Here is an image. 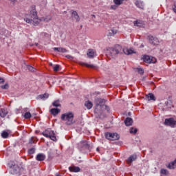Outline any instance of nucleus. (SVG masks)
<instances>
[{
  "label": "nucleus",
  "mask_w": 176,
  "mask_h": 176,
  "mask_svg": "<svg viewBox=\"0 0 176 176\" xmlns=\"http://www.w3.org/2000/svg\"><path fill=\"white\" fill-rule=\"evenodd\" d=\"M43 135L46 138H50L52 141H57V138L56 137V133L54 131L51 129H46L42 133Z\"/></svg>",
  "instance_id": "nucleus-3"
},
{
  "label": "nucleus",
  "mask_w": 176,
  "mask_h": 176,
  "mask_svg": "<svg viewBox=\"0 0 176 176\" xmlns=\"http://www.w3.org/2000/svg\"><path fill=\"white\" fill-rule=\"evenodd\" d=\"M36 46H38V43H36Z\"/></svg>",
  "instance_id": "nucleus-49"
},
{
  "label": "nucleus",
  "mask_w": 176,
  "mask_h": 176,
  "mask_svg": "<svg viewBox=\"0 0 176 176\" xmlns=\"http://www.w3.org/2000/svg\"><path fill=\"white\" fill-rule=\"evenodd\" d=\"M84 65H85V67H87V68H97V66H96L94 65L84 63Z\"/></svg>",
  "instance_id": "nucleus-35"
},
{
  "label": "nucleus",
  "mask_w": 176,
  "mask_h": 176,
  "mask_svg": "<svg viewBox=\"0 0 176 176\" xmlns=\"http://www.w3.org/2000/svg\"><path fill=\"white\" fill-rule=\"evenodd\" d=\"M124 124L126 126H132L133 125V119L131 118H126L124 120Z\"/></svg>",
  "instance_id": "nucleus-22"
},
{
  "label": "nucleus",
  "mask_w": 176,
  "mask_h": 176,
  "mask_svg": "<svg viewBox=\"0 0 176 176\" xmlns=\"http://www.w3.org/2000/svg\"><path fill=\"white\" fill-rule=\"evenodd\" d=\"M29 155H34L35 153V148H31L28 150Z\"/></svg>",
  "instance_id": "nucleus-37"
},
{
  "label": "nucleus",
  "mask_w": 176,
  "mask_h": 176,
  "mask_svg": "<svg viewBox=\"0 0 176 176\" xmlns=\"http://www.w3.org/2000/svg\"><path fill=\"white\" fill-rule=\"evenodd\" d=\"M5 82V80L2 78H0V83H3Z\"/></svg>",
  "instance_id": "nucleus-44"
},
{
  "label": "nucleus",
  "mask_w": 176,
  "mask_h": 176,
  "mask_svg": "<svg viewBox=\"0 0 176 176\" xmlns=\"http://www.w3.org/2000/svg\"><path fill=\"white\" fill-rule=\"evenodd\" d=\"M118 34V30L115 28H112L111 30H109L108 36H113V35H116Z\"/></svg>",
  "instance_id": "nucleus-23"
},
{
  "label": "nucleus",
  "mask_w": 176,
  "mask_h": 176,
  "mask_svg": "<svg viewBox=\"0 0 176 176\" xmlns=\"http://www.w3.org/2000/svg\"><path fill=\"white\" fill-rule=\"evenodd\" d=\"M50 65H53V64H52V63H51V64H50Z\"/></svg>",
  "instance_id": "nucleus-50"
},
{
  "label": "nucleus",
  "mask_w": 176,
  "mask_h": 176,
  "mask_svg": "<svg viewBox=\"0 0 176 176\" xmlns=\"http://www.w3.org/2000/svg\"><path fill=\"white\" fill-rule=\"evenodd\" d=\"M67 58H69L71 57V56L67 55Z\"/></svg>",
  "instance_id": "nucleus-46"
},
{
  "label": "nucleus",
  "mask_w": 176,
  "mask_h": 176,
  "mask_svg": "<svg viewBox=\"0 0 176 176\" xmlns=\"http://www.w3.org/2000/svg\"><path fill=\"white\" fill-rule=\"evenodd\" d=\"M72 19L76 20L77 23H79V21H80V16H79V14H78V12L75 10H72Z\"/></svg>",
  "instance_id": "nucleus-12"
},
{
  "label": "nucleus",
  "mask_w": 176,
  "mask_h": 176,
  "mask_svg": "<svg viewBox=\"0 0 176 176\" xmlns=\"http://www.w3.org/2000/svg\"><path fill=\"white\" fill-rule=\"evenodd\" d=\"M12 1V2H16V1H17V0H11Z\"/></svg>",
  "instance_id": "nucleus-47"
},
{
  "label": "nucleus",
  "mask_w": 176,
  "mask_h": 176,
  "mask_svg": "<svg viewBox=\"0 0 176 176\" xmlns=\"http://www.w3.org/2000/svg\"><path fill=\"white\" fill-rule=\"evenodd\" d=\"M53 50L58 53H67V52H68V50L64 47H54Z\"/></svg>",
  "instance_id": "nucleus-16"
},
{
  "label": "nucleus",
  "mask_w": 176,
  "mask_h": 176,
  "mask_svg": "<svg viewBox=\"0 0 176 176\" xmlns=\"http://www.w3.org/2000/svg\"><path fill=\"white\" fill-rule=\"evenodd\" d=\"M31 10H30V16L31 19H33L35 21H39V19H38V12H36V8L35 6H31Z\"/></svg>",
  "instance_id": "nucleus-5"
},
{
  "label": "nucleus",
  "mask_w": 176,
  "mask_h": 176,
  "mask_svg": "<svg viewBox=\"0 0 176 176\" xmlns=\"http://www.w3.org/2000/svg\"><path fill=\"white\" fill-rule=\"evenodd\" d=\"M8 115V109H0V116L1 118H5Z\"/></svg>",
  "instance_id": "nucleus-25"
},
{
  "label": "nucleus",
  "mask_w": 176,
  "mask_h": 176,
  "mask_svg": "<svg viewBox=\"0 0 176 176\" xmlns=\"http://www.w3.org/2000/svg\"><path fill=\"white\" fill-rule=\"evenodd\" d=\"M41 36H49V34L46 32H42L41 33Z\"/></svg>",
  "instance_id": "nucleus-42"
},
{
  "label": "nucleus",
  "mask_w": 176,
  "mask_h": 176,
  "mask_svg": "<svg viewBox=\"0 0 176 176\" xmlns=\"http://www.w3.org/2000/svg\"><path fill=\"white\" fill-rule=\"evenodd\" d=\"M96 108L95 112L97 113L98 112V108H101L105 104V99L97 98L96 99Z\"/></svg>",
  "instance_id": "nucleus-6"
},
{
  "label": "nucleus",
  "mask_w": 176,
  "mask_h": 176,
  "mask_svg": "<svg viewBox=\"0 0 176 176\" xmlns=\"http://www.w3.org/2000/svg\"><path fill=\"white\" fill-rule=\"evenodd\" d=\"M34 138H31L30 140H29V144H34Z\"/></svg>",
  "instance_id": "nucleus-43"
},
{
  "label": "nucleus",
  "mask_w": 176,
  "mask_h": 176,
  "mask_svg": "<svg viewBox=\"0 0 176 176\" xmlns=\"http://www.w3.org/2000/svg\"><path fill=\"white\" fill-rule=\"evenodd\" d=\"M104 135L107 140H110L111 141H116V140H119V138H120V136L119 135V134H118L116 133L107 132L104 134Z\"/></svg>",
  "instance_id": "nucleus-4"
},
{
  "label": "nucleus",
  "mask_w": 176,
  "mask_h": 176,
  "mask_svg": "<svg viewBox=\"0 0 176 176\" xmlns=\"http://www.w3.org/2000/svg\"><path fill=\"white\" fill-rule=\"evenodd\" d=\"M69 170L72 173H79L80 171V168H79V166H70L69 167Z\"/></svg>",
  "instance_id": "nucleus-20"
},
{
  "label": "nucleus",
  "mask_w": 176,
  "mask_h": 176,
  "mask_svg": "<svg viewBox=\"0 0 176 176\" xmlns=\"http://www.w3.org/2000/svg\"><path fill=\"white\" fill-rule=\"evenodd\" d=\"M146 98L148 101H156V98L155 97V95L152 93H149L146 96Z\"/></svg>",
  "instance_id": "nucleus-15"
},
{
  "label": "nucleus",
  "mask_w": 176,
  "mask_h": 176,
  "mask_svg": "<svg viewBox=\"0 0 176 176\" xmlns=\"http://www.w3.org/2000/svg\"><path fill=\"white\" fill-rule=\"evenodd\" d=\"M96 151H97L98 152H100V148H96Z\"/></svg>",
  "instance_id": "nucleus-45"
},
{
  "label": "nucleus",
  "mask_w": 176,
  "mask_h": 176,
  "mask_svg": "<svg viewBox=\"0 0 176 176\" xmlns=\"http://www.w3.org/2000/svg\"><path fill=\"white\" fill-rule=\"evenodd\" d=\"M80 145L82 146V148H84L85 149H89L90 148V144H89V142L87 141H82L80 143Z\"/></svg>",
  "instance_id": "nucleus-19"
},
{
  "label": "nucleus",
  "mask_w": 176,
  "mask_h": 176,
  "mask_svg": "<svg viewBox=\"0 0 176 176\" xmlns=\"http://www.w3.org/2000/svg\"><path fill=\"white\" fill-rule=\"evenodd\" d=\"M129 132L131 134H137V128H131Z\"/></svg>",
  "instance_id": "nucleus-32"
},
{
  "label": "nucleus",
  "mask_w": 176,
  "mask_h": 176,
  "mask_svg": "<svg viewBox=\"0 0 176 176\" xmlns=\"http://www.w3.org/2000/svg\"><path fill=\"white\" fill-rule=\"evenodd\" d=\"M74 113L69 111L61 115V120L65 122L66 126H72L75 123Z\"/></svg>",
  "instance_id": "nucleus-2"
},
{
  "label": "nucleus",
  "mask_w": 176,
  "mask_h": 176,
  "mask_svg": "<svg viewBox=\"0 0 176 176\" xmlns=\"http://www.w3.org/2000/svg\"><path fill=\"white\" fill-rule=\"evenodd\" d=\"M52 20V16L47 15L41 18V21H45V23H49Z\"/></svg>",
  "instance_id": "nucleus-24"
},
{
  "label": "nucleus",
  "mask_w": 176,
  "mask_h": 176,
  "mask_svg": "<svg viewBox=\"0 0 176 176\" xmlns=\"http://www.w3.org/2000/svg\"><path fill=\"white\" fill-rule=\"evenodd\" d=\"M164 124H165V126H170V127H175L176 121L173 118L165 119Z\"/></svg>",
  "instance_id": "nucleus-8"
},
{
  "label": "nucleus",
  "mask_w": 176,
  "mask_h": 176,
  "mask_svg": "<svg viewBox=\"0 0 176 176\" xmlns=\"http://www.w3.org/2000/svg\"><path fill=\"white\" fill-rule=\"evenodd\" d=\"M24 21L28 23V24H32L33 25H38L39 24V21H34V19L31 18H24Z\"/></svg>",
  "instance_id": "nucleus-11"
},
{
  "label": "nucleus",
  "mask_w": 176,
  "mask_h": 176,
  "mask_svg": "<svg viewBox=\"0 0 176 176\" xmlns=\"http://www.w3.org/2000/svg\"><path fill=\"white\" fill-rule=\"evenodd\" d=\"M135 160H137V155H132L127 159L126 162L128 164H130V163H133V162H135Z\"/></svg>",
  "instance_id": "nucleus-17"
},
{
  "label": "nucleus",
  "mask_w": 176,
  "mask_h": 176,
  "mask_svg": "<svg viewBox=\"0 0 176 176\" xmlns=\"http://www.w3.org/2000/svg\"><path fill=\"white\" fill-rule=\"evenodd\" d=\"M161 174H164V175L167 174V170H166V169H161Z\"/></svg>",
  "instance_id": "nucleus-41"
},
{
  "label": "nucleus",
  "mask_w": 176,
  "mask_h": 176,
  "mask_svg": "<svg viewBox=\"0 0 176 176\" xmlns=\"http://www.w3.org/2000/svg\"><path fill=\"white\" fill-rule=\"evenodd\" d=\"M53 107H56V108L58 107H61V104L60 103V100H57L52 102Z\"/></svg>",
  "instance_id": "nucleus-30"
},
{
  "label": "nucleus",
  "mask_w": 176,
  "mask_h": 176,
  "mask_svg": "<svg viewBox=\"0 0 176 176\" xmlns=\"http://www.w3.org/2000/svg\"><path fill=\"white\" fill-rule=\"evenodd\" d=\"M45 159L46 155H45V154L43 153H38L36 157V160H37V162H43V160H45Z\"/></svg>",
  "instance_id": "nucleus-13"
},
{
  "label": "nucleus",
  "mask_w": 176,
  "mask_h": 176,
  "mask_svg": "<svg viewBox=\"0 0 176 176\" xmlns=\"http://www.w3.org/2000/svg\"><path fill=\"white\" fill-rule=\"evenodd\" d=\"M143 61L147 63V64H155L156 63V58L151 56L145 55L143 57Z\"/></svg>",
  "instance_id": "nucleus-7"
},
{
  "label": "nucleus",
  "mask_w": 176,
  "mask_h": 176,
  "mask_svg": "<svg viewBox=\"0 0 176 176\" xmlns=\"http://www.w3.org/2000/svg\"><path fill=\"white\" fill-rule=\"evenodd\" d=\"M85 107H86L87 109H91V108H93V103L90 100H88L85 102Z\"/></svg>",
  "instance_id": "nucleus-27"
},
{
  "label": "nucleus",
  "mask_w": 176,
  "mask_h": 176,
  "mask_svg": "<svg viewBox=\"0 0 176 176\" xmlns=\"http://www.w3.org/2000/svg\"><path fill=\"white\" fill-rule=\"evenodd\" d=\"M28 69H29V71H31V72H35V71H36V69L34 68L32 66H28Z\"/></svg>",
  "instance_id": "nucleus-38"
},
{
  "label": "nucleus",
  "mask_w": 176,
  "mask_h": 176,
  "mask_svg": "<svg viewBox=\"0 0 176 176\" xmlns=\"http://www.w3.org/2000/svg\"><path fill=\"white\" fill-rule=\"evenodd\" d=\"M1 137L2 138H8L9 137V133L4 131L1 133Z\"/></svg>",
  "instance_id": "nucleus-31"
},
{
  "label": "nucleus",
  "mask_w": 176,
  "mask_h": 176,
  "mask_svg": "<svg viewBox=\"0 0 176 176\" xmlns=\"http://www.w3.org/2000/svg\"><path fill=\"white\" fill-rule=\"evenodd\" d=\"M165 104H166V105H167V104H168V102H166Z\"/></svg>",
  "instance_id": "nucleus-48"
},
{
  "label": "nucleus",
  "mask_w": 176,
  "mask_h": 176,
  "mask_svg": "<svg viewBox=\"0 0 176 176\" xmlns=\"http://www.w3.org/2000/svg\"><path fill=\"white\" fill-rule=\"evenodd\" d=\"M135 6H137V8H139L140 9H144V2L140 0H136L135 1Z\"/></svg>",
  "instance_id": "nucleus-21"
},
{
  "label": "nucleus",
  "mask_w": 176,
  "mask_h": 176,
  "mask_svg": "<svg viewBox=\"0 0 176 176\" xmlns=\"http://www.w3.org/2000/svg\"><path fill=\"white\" fill-rule=\"evenodd\" d=\"M108 52L111 56H116V54H120L124 53V54H133L134 51L131 49L122 48V46L118 45L115 47H111L108 50Z\"/></svg>",
  "instance_id": "nucleus-1"
},
{
  "label": "nucleus",
  "mask_w": 176,
  "mask_h": 176,
  "mask_svg": "<svg viewBox=\"0 0 176 176\" xmlns=\"http://www.w3.org/2000/svg\"><path fill=\"white\" fill-rule=\"evenodd\" d=\"M49 94H41L37 96V100H43V101H45V100H47L49 98Z\"/></svg>",
  "instance_id": "nucleus-14"
},
{
  "label": "nucleus",
  "mask_w": 176,
  "mask_h": 176,
  "mask_svg": "<svg viewBox=\"0 0 176 176\" xmlns=\"http://www.w3.org/2000/svg\"><path fill=\"white\" fill-rule=\"evenodd\" d=\"M87 56L89 58H94V57L97 56V54L96 52V50L93 49H89L87 53Z\"/></svg>",
  "instance_id": "nucleus-10"
},
{
  "label": "nucleus",
  "mask_w": 176,
  "mask_h": 176,
  "mask_svg": "<svg viewBox=\"0 0 176 176\" xmlns=\"http://www.w3.org/2000/svg\"><path fill=\"white\" fill-rule=\"evenodd\" d=\"M1 88L3 89V90H8V89H9V85L6 84L4 85H1Z\"/></svg>",
  "instance_id": "nucleus-39"
},
{
  "label": "nucleus",
  "mask_w": 176,
  "mask_h": 176,
  "mask_svg": "<svg viewBox=\"0 0 176 176\" xmlns=\"http://www.w3.org/2000/svg\"><path fill=\"white\" fill-rule=\"evenodd\" d=\"M133 25L135 27H144V21L141 20H137L133 22Z\"/></svg>",
  "instance_id": "nucleus-18"
},
{
  "label": "nucleus",
  "mask_w": 176,
  "mask_h": 176,
  "mask_svg": "<svg viewBox=\"0 0 176 176\" xmlns=\"http://www.w3.org/2000/svg\"><path fill=\"white\" fill-rule=\"evenodd\" d=\"M136 71H137V72H138V74H140V75H144V69L138 67V68H136Z\"/></svg>",
  "instance_id": "nucleus-33"
},
{
  "label": "nucleus",
  "mask_w": 176,
  "mask_h": 176,
  "mask_svg": "<svg viewBox=\"0 0 176 176\" xmlns=\"http://www.w3.org/2000/svg\"><path fill=\"white\" fill-rule=\"evenodd\" d=\"M13 173L14 174H19L20 173V168L16 165L13 166Z\"/></svg>",
  "instance_id": "nucleus-29"
},
{
  "label": "nucleus",
  "mask_w": 176,
  "mask_h": 176,
  "mask_svg": "<svg viewBox=\"0 0 176 176\" xmlns=\"http://www.w3.org/2000/svg\"><path fill=\"white\" fill-rule=\"evenodd\" d=\"M118 5L116 4H114V5H111V7H110V9H112L113 10H116V9H118Z\"/></svg>",
  "instance_id": "nucleus-40"
},
{
  "label": "nucleus",
  "mask_w": 176,
  "mask_h": 176,
  "mask_svg": "<svg viewBox=\"0 0 176 176\" xmlns=\"http://www.w3.org/2000/svg\"><path fill=\"white\" fill-rule=\"evenodd\" d=\"M31 113L30 112H26L25 114H24V118L25 119H30L31 118Z\"/></svg>",
  "instance_id": "nucleus-34"
},
{
  "label": "nucleus",
  "mask_w": 176,
  "mask_h": 176,
  "mask_svg": "<svg viewBox=\"0 0 176 176\" xmlns=\"http://www.w3.org/2000/svg\"><path fill=\"white\" fill-rule=\"evenodd\" d=\"M175 164H176V158L173 162L169 163L168 166V168H170V170H173L174 166H175Z\"/></svg>",
  "instance_id": "nucleus-28"
},
{
  "label": "nucleus",
  "mask_w": 176,
  "mask_h": 176,
  "mask_svg": "<svg viewBox=\"0 0 176 176\" xmlns=\"http://www.w3.org/2000/svg\"><path fill=\"white\" fill-rule=\"evenodd\" d=\"M147 38L148 39L151 45H153L154 46H157V45H159V39H157V38L149 35L148 36Z\"/></svg>",
  "instance_id": "nucleus-9"
},
{
  "label": "nucleus",
  "mask_w": 176,
  "mask_h": 176,
  "mask_svg": "<svg viewBox=\"0 0 176 176\" xmlns=\"http://www.w3.org/2000/svg\"><path fill=\"white\" fill-rule=\"evenodd\" d=\"M53 69L55 71V72L60 71V65H56L54 66Z\"/></svg>",
  "instance_id": "nucleus-36"
},
{
  "label": "nucleus",
  "mask_w": 176,
  "mask_h": 176,
  "mask_svg": "<svg viewBox=\"0 0 176 176\" xmlns=\"http://www.w3.org/2000/svg\"><path fill=\"white\" fill-rule=\"evenodd\" d=\"M60 109L54 108L50 110V112L52 115H53L54 116H56L58 115V113H60Z\"/></svg>",
  "instance_id": "nucleus-26"
}]
</instances>
